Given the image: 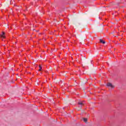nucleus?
Segmentation results:
<instances>
[{"instance_id": "nucleus-2", "label": "nucleus", "mask_w": 126, "mask_h": 126, "mask_svg": "<svg viewBox=\"0 0 126 126\" xmlns=\"http://www.w3.org/2000/svg\"><path fill=\"white\" fill-rule=\"evenodd\" d=\"M107 86H108V87H111V88H114V86L111 83H108L107 84Z\"/></svg>"}, {"instance_id": "nucleus-3", "label": "nucleus", "mask_w": 126, "mask_h": 126, "mask_svg": "<svg viewBox=\"0 0 126 126\" xmlns=\"http://www.w3.org/2000/svg\"><path fill=\"white\" fill-rule=\"evenodd\" d=\"M78 104L80 105V106H84V103L82 102H80L78 103Z\"/></svg>"}, {"instance_id": "nucleus-5", "label": "nucleus", "mask_w": 126, "mask_h": 126, "mask_svg": "<svg viewBox=\"0 0 126 126\" xmlns=\"http://www.w3.org/2000/svg\"><path fill=\"white\" fill-rule=\"evenodd\" d=\"M39 70L38 71H41V70H42V66L41 65H39Z\"/></svg>"}, {"instance_id": "nucleus-6", "label": "nucleus", "mask_w": 126, "mask_h": 126, "mask_svg": "<svg viewBox=\"0 0 126 126\" xmlns=\"http://www.w3.org/2000/svg\"><path fill=\"white\" fill-rule=\"evenodd\" d=\"M83 121L85 123H86L87 122V118H84Z\"/></svg>"}, {"instance_id": "nucleus-1", "label": "nucleus", "mask_w": 126, "mask_h": 126, "mask_svg": "<svg viewBox=\"0 0 126 126\" xmlns=\"http://www.w3.org/2000/svg\"><path fill=\"white\" fill-rule=\"evenodd\" d=\"M0 38L1 39H5V33L4 32H2V34H0Z\"/></svg>"}, {"instance_id": "nucleus-4", "label": "nucleus", "mask_w": 126, "mask_h": 126, "mask_svg": "<svg viewBox=\"0 0 126 126\" xmlns=\"http://www.w3.org/2000/svg\"><path fill=\"white\" fill-rule=\"evenodd\" d=\"M100 43H102V44H105V41L103 40L102 39H100Z\"/></svg>"}]
</instances>
